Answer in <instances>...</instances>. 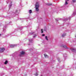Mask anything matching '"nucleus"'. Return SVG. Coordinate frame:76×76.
<instances>
[{"mask_svg": "<svg viewBox=\"0 0 76 76\" xmlns=\"http://www.w3.org/2000/svg\"><path fill=\"white\" fill-rule=\"evenodd\" d=\"M35 6L36 11H37V12H38V11L39 10V9H38V8L39 7V4H38V2L36 3V4Z\"/></svg>", "mask_w": 76, "mask_h": 76, "instance_id": "f257e3e1", "label": "nucleus"}, {"mask_svg": "<svg viewBox=\"0 0 76 76\" xmlns=\"http://www.w3.org/2000/svg\"><path fill=\"white\" fill-rule=\"evenodd\" d=\"M5 50V49L4 48H0V53H3L4 51Z\"/></svg>", "mask_w": 76, "mask_h": 76, "instance_id": "f03ea898", "label": "nucleus"}, {"mask_svg": "<svg viewBox=\"0 0 76 76\" xmlns=\"http://www.w3.org/2000/svg\"><path fill=\"white\" fill-rule=\"evenodd\" d=\"M62 47H63V48H66V49H67V47L66 45H62Z\"/></svg>", "mask_w": 76, "mask_h": 76, "instance_id": "7ed1b4c3", "label": "nucleus"}, {"mask_svg": "<svg viewBox=\"0 0 76 76\" xmlns=\"http://www.w3.org/2000/svg\"><path fill=\"white\" fill-rule=\"evenodd\" d=\"M71 51L73 52H74V51H76V49L75 48H72V49H71Z\"/></svg>", "mask_w": 76, "mask_h": 76, "instance_id": "20e7f679", "label": "nucleus"}, {"mask_svg": "<svg viewBox=\"0 0 76 76\" xmlns=\"http://www.w3.org/2000/svg\"><path fill=\"white\" fill-rule=\"evenodd\" d=\"M20 53L21 54H22V55H23L25 54V52L22 51L21 52H20Z\"/></svg>", "mask_w": 76, "mask_h": 76, "instance_id": "39448f33", "label": "nucleus"}, {"mask_svg": "<svg viewBox=\"0 0 76 76\" xmlns=\"http://www.w3.org/2000/svg\"><path fill=\"white\" fill-rule=\"evenodd\" d=\"M66 34L65 33L64 34L62 35V36L63 37H65V36H66Z\"/></svg>", "mask_w": 76, "mask_h": 76, "instance_id": "423d86ee", "label": "nucleus"}, {"mask_svg": "<svg viewBox=\"0 0 76 76\" xmlns=\"http://www.w3.org/2000/svg\"><path fill=\"white\" fill-rule=\"evenodd\" d=\"M44 55L45 57L46 58H48V56H47L46 54H44Z\"/></svg>", "mask_w": 76, "mask_h": 76, "instance_id": "0eeeda50", "label": "nucleus"}, {"mask_svg": "<svg viewBox=\"0 0 76 76\" xmlns=\"http://www.w3.org/2000/svg\"><path fill=\"white\" fill-rule=\"evenodd\" d=\"M10 47H12V48L13 47H14L15 46V45H10Z\"/></svg>", "mask_w": 76, "mask_h": 76, "instance_id": "6e6552de", "label": "nucleus"}, {"mask_svg": "<svg viewBox=\"0 0 76 76\" xmlns=\"http://www.w3.org/2000/svg\"><path fill=\"white\" fill-rule=\"evenodd\" d=\"M7 63H8V61H6L4 63V64H7Z\"/></svg>", "mask_w": 76, "mask_h": 76, "instance_id": "1a4fd4ad", "label": "nucleus"}, {"mask_svg": "<svg viewBox=\"0 0 76 76\" xmlns=\"http://www.w3.org/2000/svg\"><path fill=\"white\" fill-rule=\"evenodd\" d=\"M32 10H29V13L31 14V13H32Z\"/></svg>", "mask_w": 76, "mask_h": 76, "instance_id": "9d476101", "label": "nucleus"}, {"mask_svg": "<svg viewBox=\"0 0 76 76\" xmlns=\"http://www.w3.org/2000/svg\"><path fill=\"white\" fill-rule=\"evenodd\" d=\"M76 0H72V2L73 3H75L76 2Z\"/></svg>", "mask_w": 76, "mask_h": 76, "instance_id": "9b49d317", "label": "nucleus"}, {"mask_svg": "<svg viewBox=\"0 0 76 76\" xmlns=\"http://www.w3.org/2000/svg\"><path fill=\"white\" fill-rule=\"evenodd\" d=\"M45 38L46 39V40H47V41H48V39L47 38V36H46L45 37Z\"/></svg>", "mask_w": 76, "mask_h": 76, "instance_id": "f8f14e48", "label": "nucleus"}, {"mask_svg": "<svg viewBox=\"0 0 76 76\" xmlns=\"http://www.w3.org/2000/svg\"><path fill=\"white\" fill-rule=\"evenodd\" d=\"M38 72H37L36 73L35 75L36 76H38Z\"/></svg>", "mask_w": 76, "mask_h": 76, "instance_id": "ddd939ff", "label": "nucleus"}, {"mask_svg": "<svg viewBox=\"0 0 76 76\" xmlns=\"http://www.w3.org/2000/svg\"><path fill=\"white\" fill-rule=\"evenodd\" d=\"M68 4V3L67 2V1H66L65 4Z\"/></svg>", "mask_w": 76, "mask_h": 76, "instance_id": "4468645a", "label": "nucleus"}, {"mask_svg": "<svg viewBox=\"0 0 76 76\" xmlns=\"http://www.w3.org/2000/svg\"><path fill=\"white\" fill-rule=\"evenodd\" d=\"M43 30L42 29H41V33H43Z\"/></svg>", "mask_w": 76, "mask_h": 76, "instance_id": "2eb2a0df", "label": "nucleus"}, {"mask_svg": "<svg viewBox=\"0 0 76 76\" xmlns=\"http://www.w3.org/2000/svg\"><path fill=\"white\" fill-rule=\"evenodd\" d=\"M49 6H51L52 5V4H48Z\"/></svg>", "mask_w": 76, "mask_h": 76, "instance_id": "dca6fc26", "label": "nucleus"}, {"mask_svg": "<svg viewBox=\"0 0 76 76\" xmlns=\"http://www.w3.org/2000/svg\"><path fill=\"white\" fill-rule=\"evenodd\" d=\"M42 36L43 37H44V36H45V34H42Z\"/></svg>", "mask_w": 76, "mask_h": 76, "instance_id": "f3484780", "label": "nucleus"}, {"mask_svg": "<svg viewBox=\"0 0 76 76\" xmlns=\"http://www.w3.org/2000/svg\"><path fill=\"white\" fill-rule=\"evenodd\" d=\"M56 21H58V20H56Z\"/></svg>", "mask_w": 76, "mask_h": 76, "instance_id": "a211bd4d", "label": "nucleus"}, {"mask_svg": "<svg viewBox=\"0 0 76 76\" xmlns=\"http://www.w3.org/2000/svg\"><path fill=\"white\" fill-rule=\"evenodd\" d=\"M16 12H18V10H16Z\"/></svg>", "mask_w": 76, "mask_h": 76, "instance_id": "6ab92c4d", "label": "nucleus"}, {"mask_svg": "<svg viewBox=\"0 0 76 76\" xmlns=\"http://www.w3.org/2000/svg\"><path fill=\"white\" fill-rule=\"evenodd\" d=\"M1 34H0V36H1Z\"/></svg>", "mask_w": 76, "mask_h": 76, "instance_id": "aec40b11", "label": "nucleus"}, {"mask_svg": "<svg viewBox=\"0 0 76 76\" xmlns=\"http://www.w3.org/2000/svg\"><path fill=\"white\" fill-rule=\"evenodd\" d=\"M67 0V1H69V0Z\"/></svg>", "mask_w": 76, "mask_h": 76, "instance_id": "412c9836", "label": "nucleus"}, {"mask_svg": "<svg viewBox=\"0 0 76 76\" xmlns=\"http://www.w3.org/2000/svg\"><path fill=\"white\" fill-rule=\"evenodd\" d=\"M41 76H42V75H41Z\"/></svg>", "mask_w": 76, "mask_h": 76, "instance_id": "4be33fe9", "label": "nucleus"}, {"mask_svg": "<svg viewBox=\"0 0 76 76\" xmlns=\"http://www.w3.org/2000/svg\"><path fill=\"white\" fill-rule=\"evenodd\" d=\"M11 6H10V7H11Z\"/></svg>", "mask_w": 76, "mask_h": 76, "instance_id": "5701e85b", "label": "nucleus"}, {"mask_svg": "<svg viewBox=\"0 0 76 76\" xmlns=\"http://www.w3.org/2000/svg\"><path fill=\"white\" fill-rule=\"evenodd\" d=\"M75 37H76V36H75Z\"/></svg>", "mask_w": 76, "mask_h": 76, "instance_id": "b1692460", "label": "nucleus"}]
</instances>
